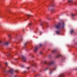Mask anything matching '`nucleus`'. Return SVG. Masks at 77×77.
<instances>
[{
    "label": "nucleus",
    "instance_id": "nucleus-30",
    "mask_svg": "<svg viewBox=\"0 0 77 77\" xmlns=\"http://www.w3.org/2000/svg\"><path fill=\"white\" fill-rule=\"evenodd\" d=\"M40 53L41 55L42 54V52H40Z\"/></svg>",
    "mask_w": 77,
    "mask_h": 77
},
{
    "label": "nucleus",
    "instance_id": "nucleus-37",
    "mask_svg": "<svg viewBox=\"0 0 77 77\" xmlns=\"http://www.w3.org/2000/svg\"><path fill=\"white\" fill-rule=\"evenodd\" d=\"M25 72H26V71H25L24 72V73H25Z\"/></svg>",
    "mask_w": 77,
    "mask_h": 77
},
{
    "label": "nucleus",
    "instance_id": "nucleus-43",
    "mask_svg": "<svg viewBox=\"0 0 77 77\" xmlns=\"http://www.w3.org/2000/svg\"><path fill=\"white\" fill-rule=\"evenodd\" d=\"M49 57L50 58V56H49Z\"/></svg>",
    "mask_w": 77,
    "mask_h": 77
},
{
    "label": "nucleus",
    "instance_id": "nucleus-33",
    "mask_svg": "<svg viewBox=\"0 0 77 77\" xmlns=\"http://www.w3.org/2000/svg\"><path fill=\"white\" fill-rule=\"evenodd\" d=\"M37 76H38V75H35V77H37Z\"/></svg>",
    "mask_w": 77,
    "mask_h": 77
},
{
    "label": "nucleus",
    "instance_id": "nucleus-22",
    "mask_svg": "<svg viewBox=\"0 0 77 77\" xmlns=\"http://www.w3.org/2000/svg\"><path fill=\"white\" fill-rule=\"evenodd\" d=\"M44 64H47V61H45L44 62Z\"/></svg>",
    "mask_w": 77,
    "mask_h": 77
},
{
    "label": "nucleus",
    "instance_id": "nucleus-47",
    "mask_svg": "<svg viewBox=\"0 0 77 77\" xmlns=\"http://www.w3.org/2000/svg\"><path fill=\"white\" fill-rule=\"evenodd\" d=\"M38 75H40V74H39Z\"/></svg>",
    "mask_w": 77,
    "mask_h": 77
},
{
    "label": "nucleus",
    "instance_id": "nucleus-44",
    "mask_svg": "<svg viewBox=\"0 0 77 77\" xmlns=\"http://www.w3.org/2000/svg\"><path fill=\"white\" fill-rule=\"evenodd\" d=\"M1 66V65L0 64V66Z\"/></svg>",
    "mask_w": 77,
    "mask_h": 77
},
{
    "label": "nucleus",
    "instance_id": "nucleus-16",
    "mask_svg": "<svg viewBox=\"0 0 77 77\" xmlns=\"http://www.w3.org/2000/svg\"><path fill=\"white\" fill-rule=\"evenodd\" d=\"M72 17H75V15L74 14H72Z\"/></svg>",
    "mask_w": 77,
    "mask_h": 77
},
{
    "label": "nucleus",
    "instance_id": "nucleus-29",
    "mask_svg": "<svg viewBox=\"0 0 77 77\" xmlns=\"http://www.w3.org/2000/svg\"><path fill=\"white\" fill-rule=\"evenodd\" d=\"M15 71L16 72H18V70H15Z\"/></svg>",
    "mask_w": 77,
    "mask_h": 77
},
{
    "label": "nucleus",
    "instance_id": "nucleus-26",
    "mask_svg": "<svg viewBox=\"0 0 77 77\" xmlns=\"http://www.w3.org/2000/svg\"><path fill=\"white\" fill-rule=\"evenodd\" d=\"M40 33V35H41V34H42V32H41V31H39Z\"/></svg>",
    "mask_w": 77,
    "mask_h": 77
},
{
    "label": "nucleus",
    "instance_id": "nucleus-38",
    "mask_svg": "<svg viewBox=\"0 0 77 77\" xmlns=\"http://www.w3.org/2000/svg\"><path fill=\"white\" fill-rule=\"evenodd\" d=\"M1 43H2V42H1V41H0V44H1Z\"/></svg>",
    "mask_w": 77,
    "mask_h": 77
},
{
    "label": "nucleus",
    "instance_id": "nucleus-46",
    "mask_svg": "<svg viewBox=\"0 0 77 77\" xmlns=\"http://www.w3.org/2000/svg\"><path fill=\"white\" fill-rule=\"evenodd\" d=\"M16 76H15L14 77H16Z\"/></svg>",
    "mask_w": 77,
    "mask_h": 77
},
{
    "label": "nucleus",
    "instance_id": "nucleus-6",
    "mask_svg": "<svg viewBox=\"0 0 77 77\" xmlns=\"http://www.w3.org/2000/svg\"><path fill=\"white\" fill-rule=\"evenodd\" d=\"M26 16H27V19L28 20V19H29V17H33V16L30 15H29V14H26Z\"/></svg>",
    "mask_w": 77,
    "mask_h": 77
},
{
    "label": "nucleus",
    "instance_id": "nucleus-35",
    "mask_svg": "<svg viewBox=\"0 0 77 77\" xmlns=\"http://www.w3.org/2000/svg\"><path fill=\"white\" fill-rule=\"evenodd\" d=\"M8 54L9 56L10 55V54H9V53H8Z\"/></svg>",
    "mask_w": 77,
    "mask_h": 77
},
{
    "label": "nucleus",
    "instance_id": "nucleus-36",
    "mask_svg": "<svg viewBox=\"0 0 77 77\" xmlns=\"http://www.w3.org/2000/svg\"><path fill=\"white\" fill-rule=\"evenodd\" d=\"M2 69H4V70H5V69H4L2 67Z\"/></svg>",
    "mask_w": 77,
    "mask_h": 77
},
{
    "label": "nucleus",
    "instance_id": "nucleus-7",
    "mask_svg": "<svg viewBox=\"0 0 77 77\" xmlns=\"http://www.w3.org/2000/svg\"><path fill=\"white\" fill-rule=\"evenodd\" d=\"M38 47H36L35 48L34 51L35 52V53L37 51V50H38Z\"/></svg>",
    "mask_w": 77,
    "mask_h": 77
},
{
    "label": "nucleus",
    "instance_id": "nucleus-24",
    "mask_svg": "<svg viewBox=\"0 0 77 77\" xmlns=\"http://www.w3.org/2000/svg\"><path fill=\"white\" fill-rule=\"evenodd\" d=\"M60 55H57V57H60Z\"/></svg>",
    "mask_w": 77,
    "mask_h": 77
},
{
    "label": "nucleus",
    "instance_id": "nucleus-21",
    "mask_svg": "<svg viewBox=\"0 0 77 77\" xmlns=\"http://www.w3.org/2000/svg\"><path fill=\"white\" fill-rule=\"evenodd\" d=\"M52 6L53 7H54V6H55V4H53Z\"/></svg>",
    "mask_w": 77,
    "mask_h": 77
},
{
    "label": "nucleus",
    "instance_id": "nucleus-27",
    "mask_svg": "<svg viewBox=\"0 0 77 77\" xmlns=\"http://www.w3.org/2000/svg\"><path fill=\"white\" fill-rule=\"evenodd\" d=\"M50 11H52V12H53V11H54V9H52V10H50Z\"/></svg>",
    "mask_w": 77,
    "mask_h": 77
},
{
    "label": "nucleus",
    "instance_id": "nucleus-11",
    "mask_svg": "<svg viewBox=\"0 0 77 77\" xmlns=\"http://www.w3.org/2000/svg\"><path fill=\"white\" fill-rule=\"evenodd\" d=\"M72 0H69L68 1V3H72Z\"/></svg>",
    "mask_w": 77,
    "mask_h": 77
},
{
    "label": "nucleus",
    "instance_id": "nucleus-32",
    "mask_svg": "<svg viewBox=\"0 0 77 77\" xmlns=\"http://www.w3.org/2000/svg\"><path fill=\"white\" fill-rule=\"evenodd\" d=\"M26 69H29V67L26 68Z\"/></svg>",
    "mask_w": 77,
    "mask_h": 77
},
{
    "label": "nucleus",
    "instance_id": "nucleus-8",
    "mask_svg": "<svg viewBox=\"0 0 77 77\" xmlns=\"http://www.w3.org/2000/svg\"><path fill=\"white\" fill-rule=\"evenodd\" d=\"M63 76H64L63 74H61L59 75L58 77H63Z\"/></svg>",
    "mask_w": 77,
    "mask_h": 77
},
{
    "label": "nucleus",
    "instance_id": "nucleus-13",
    "mask_svg": "<svg viewBox=\"0 0 77 77\" xmlns=\"http://www.w3.org/2000/svg\"><path fill=\"white\" fill-rule=\"evenodd\" d=\"M74 33V30H72L70 32L71 34H72Z\"/></svg>",
    "mask_w": 77,
    "mask_h": 77
},
{
    "label": "nucleus",
    "instance_id": "nucleus-17",
    "mask_svg": "<svg viewBox=\"0 0 77 77\" xmlns=\"http://www.w3.org/2000/svg\"><path fill=\"white\" fill-rule=\"evenodd\" d=\"M48 68H49L48 67H47L46 69H44V70L45 71H47V70L48 69Z\"/></svg>",
    "mask_w": 77,
    "mask_h": 77
},
{
    "label": "nucleus",
    "instance_id": "nucleus-10",
    "mask_svg": "<svg viewBox=\"0 0 77 77\" xmlns=\"http://www.w3.org/2000/svg\"><path fill=\"white\" fill-rule=\"evenodd\" d=\"M9 44V43L8 42H5L4 43V45H8Z\"/></svg>",
    "mask_w": 77,
    "mask_h": 77
},
{
    "label": "nucleus",
    "instance_id": "nucleus-15",
    "mask_svg": "<svg viewBox=\"0 0 77 77\" xmlns=\"http://www.w3.org/2000/svg\"><path fill=\"white\" fill-rule=\"evenodd\" d=\"M55 32L57 33V35H58V34H59V33H60V32L59 31H55Z\"/></svg>",
    "mask_w": 77,
    "mask_h": 77
},
{
    "label": "nucleus",
    "instance_id": "nucleus-1",
    "mask_svg": "<svg viewBox=\"0 0 77 77\" xmlns=\"http://www.w3.org/2000/svg\"><path fill=\"white\" fill-rule=\"evenodd\" d=\"M64 23H59L58 24L55 25V27L57 29H63L64 28Z\"/></svg>",
    "mask_w": 77,
    "mask_h": 77
},
{
    "label": "nucleus",
    "instance_id": "nucleus-9",
    "mask_svg": "<svg viewBox=\"0 0 77 77\" xmlns=\"http://www.w3.org/2000/svg\"><path fill=\"white\" fill-rule=\"evenodd\" d=\"M31 64L32 66H36V63H34V64H32V63H29Z\"/></svg>",
    "mask_w": 77,
    "mask_h": 77
},
{
    "label": "nucleus",
    "instance_id": "nucleus-48",
    "mask_svg": "<svg viewBox=\"0 0 77 77\" xmlns=\"http://www.w3.org/2000/svg\"><path fill=\"white\" fill-rule=\"evenodd\" d=\"M38 38V37H36V38Z\"/></svg>",
    "mask_w": 77,
    "mask_h": 77
},
{
    "label": "nucleus",
    "instance_id": "nucleus-3",
    "mask_svg": "<svg viewBox=\"0 0 77 77\" xmlns=\"http://www.w3.org/2000/svg\"><path fill=\"white\" fill-rule=\"evenodd\" d=\"M56 67L54 66L53 68L52 69H50V72H49V74L50 75H51V73L53 72V71H54L55 69H56Z\"/></svg>",
    "mask_w": 77,
    "mask_h": 77
},
{
    "label": "nucleus",
    "instance_id": "nucleus-49",
    "mask_svg": "<svg viewBox=\"0 0 77 77\" xmlns=\"http://www.w3.org/2000/svg\"><path fill=\"white\" fill-rule=\"evenodd\" d=\"M32 62H33V60H32Z\"/></svg>",
    "mask_w": 77,
    "mask_h": 77
},
{
    "label": "nucleus",
    "instance_id": "nucleus-14",
    "mask_svg": "<svg viewBox=\"0 0 77 77\" xmlns=\"http://www.w3.org/2000/svg\"><path fill=\"white\" fill-rule=\"evenodd\" d=\"M20 66H21V68H24V67H25V66L24 65H21Z\"/></svg>",
    "mask_w": 77,
    "mask_h": 77
},
{
    "label": "nucleus",
    "instance_id": "nucleus-4",
    "mask_svg": "<svg viewBox=\"0 0 77 77\" xmlns=\"http://www.w3.org/2000/svg\"><path fill=\"white\" fill-rule=\"evenodd\" d=\"M14 71V69H11L10 70L7 71V72L8 73H11L12 74H13Z\"/></svg>",
    "mask_w": 77,
    "mask_h": 77
},
{
    "label": "nucleus",
    "instance_id": "nucleus-28",
    "mask_svg": "<svg viewBox=\"0 0 77 77\" xmlns=\"http://www.w3.org/2000/svg\"><path fill=\"white\" fill-rule=\"evenodd\" d=\"M43 25V23H41V24H40L41 26H42Z\"/></svg>",
    "mask_w": 77,
    "mask_h": 77
},
{
    "label": "nucleus",
    "instance_id": "nucleus-20",
    "mask_svg": "<svg viewBox=\"0 0 77 77\" xmlns=\"http://www.w3.org/2000/svg\"><path fill=\"white\" fill-rule=\"evenodd\" d=\"M5 66H8V63H5Z\"/></svg>",
    "mask_w": 77,
    "mask_h": 77
},
{
    "label": "nucleus",
    "instance_id": "nucleus-39",
    "mask_svg": "<svg viewBox=\"0 0 77 77\" xmlns=\"http://www.w3.org/2000/svg\"><path fill=\"white\" fill-rule=\"evenodd\" d=\"M27 20H25V21H26Z\"/></svg>",
    "mask_w": 77,
    "mask_h": 77
},
{
    "label": "nucleus",
    "instance_id": "nucleus-45",
    "mask_svg": "<svg viewBox=\"0 0 77 77\" xmlns=\"http://www.w3.org/2000/svg\"><path fill=\"white\" fill-rule=\"evenodd\" d=\"M17 59H15L16 60H17Z\"/></svg>",
    "mask_w": 77,
    "mask_h": 77
},
{
    "label": "nucleus",
    "instance_id": "nucleus-12",
    "mask_svg": "<svg viewBox=\"0 0 77 77\" xmlns=\"http://www.w3.org/2000/svg\"><path fill=\"white\" fill-rule=\"evenodd\" d=\"M52 53H56V50H54V51H52Z\"/></svg>",
    "mask_w": 77,
    "mask_h": 77
},
{
    "label": "nucleus",
    "instance_id": "nucleus-18",
    "mask_svg": "<svg viewBox=\"0 0 77 77\" xmlns=\"http://www.w3.org/2000/svg\"><path fill=\"white\" fill-rule=\"evenodd\" d=\"M42 44H40L39 45V47H42Z\"/></svg>",
    "mask_w": 77,
    "mask_h": 77
},
{
    "label": "nucleus",
    "instance_id": "nucleus-42",
    "mask_svg": "<svg viewBox=\"0 0 77 77\" xmlns=\"http://www.w3.org/2000/svg\"><path fill=\"white\" fill-rule=\"evenodd\" d=\"M21 41H22L23 40V39H21Z\"/></svg>",
    "mask_w": 77,
    "mask_h": 77
},
{
    "label": "nucleus",
    "instance_id": "nucleus-50",
    "mask_svg": "<svg viewBox=\"0 0 77 77\" xmlns=\"http://www.w3.org/2000/svg\"><path fill=\"white\" fill-rule=\"evenodd\" d=\"M6 72V71H5V72Z\"/></svg>",
    "mask_w": 77,
    "mask_h": 77
},
{
    "label": "nucleus",
    "instance_id": "nucleus-34",
    "mask_svg": "<svg viewBox=\"0 0 77 77\" xmlns=\"http://www.w3.org/2000/svg\"><path fill=\"white\" fill-rule=\"evenodd\" d=\"M26 44H27V43H26L25 44V46H26Z\"/></svg>",
    "mask_w": 77,
    "mask_h": 77
},
{
    "label": "nucleus",
    "instance_id": "nucleus-41",
    "mask_svg": "<svg viewBox=\"0 0 77 77\" xmlns=\"http://www.w3.org/2000/svg\"><path fill=\"white\" fill-rule=\"evenodd\" d=\"M35 33H36V32H35Z\"/></svg>",
    "mask_w": 77,
    "mask_h": 77
},
{
    "label": "nucleus",
    "instance_id": "nucleus-19",
    "mask_svg": "<svg viewBox=\"0 0 77 77\" xmlns=\"http://www.w3.org/2000/svg\"><path fill=\"white\" fill-rule=\"evenodd\" d=\"M73 4L75 5H77V3L76 2H74L73 3Z\"/></svg>",
    "mask_w": 77,
    "mask_h": 77
},
{
    "label": "nucleus",
    "instance_id": "nucleus-40",
    "mask_svg": "<svg viewBox=\"0 0 77 77\" xmlns=\"http://www.w3.org/2000/svg\"><path fill=\"white\" fill-rule=\"evenodd\" d=\"M48 20H50V19L49 18V19H48Z\"/></svg>",
    "mask_w": 77,
    "mask_h": 77
},
{
    "label": "nucleus",
    "instance_id": "nucleus-5",
    "mask_svg": "<svg viewBox=\"0 0 77 77\" xmlns=\"http://www.w3.org/2000/svg\"><path fill=\"white\" fill-rule=\"evenodd\" d=\"M22 59H23V61L24 62H26V57H24L23 55H22Z\"/></svg>",
    "mask_w": 77,
    "mask_h": 77
},
{
    "label": "nucleus",
    "instance_id": "nucleus-23",
    "mask_svg": "<svg viewBox=\"0 0 77 77\" xmlns=\"http://www.w3.org/2000/svg\"><path fill=\"white\" fill-rule=\"evenodd\" d=\"M48 8H49V9H48V11H49L50 10V6H48L47 7Z\"/></svg>",
    "mask_w": 77,
    "mask_h": 77
},
{
    "label": "nucleus",
    "instance_id": "nucleus-2",
    "mask_svg": "<svg viewBox=\"0 0 77 77\" xmlns=\"http://www.w3.org/2000/svg\"><path fill=\"white\" fill-rule=\"evenodd\" d=\"M54 60H52L50 61L49 62H48V65L49 67H51L52 65L54 64Z\"/></svg>",
    "mask_w": 77,
    "mask_h": 77
},
{
    "label": "nucleus",
    "instance_id": "nucleus-31",
    "mask_svg": "<svg viewBox=\"0 0 77 77\" xmlns=\"http://www.w3.org/2000/svg\"><path fill=\"white\" fill-rule=\"evenodd\" d=\"M8 37H9V38H11V35H8Z\"/></svg>",
    "mask_w": 77,
    "mask_h": 77
},
{
    "label": "nucleus",
    "instance_id": "nucleus-25",
    "mask_svg": "<svg viewBox=\"0 0 77 77\" xmlns=\"http://www.w3.org/2000/svg\"><path fill=\"white\" fill-rule=\"evenodd\" d=\"M29 26H32V23H29Z\"/></svg>",
    "mask_w": 77,
    "mask_h": 77
}]
</instances>
